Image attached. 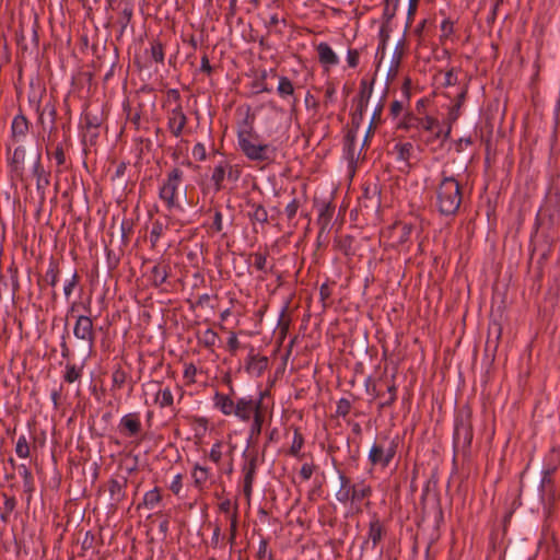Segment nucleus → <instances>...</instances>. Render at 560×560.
<instances>
[{"label": "nucleus", "mask_w": 560, "mask_h": 560, "mask_svg": "<svg viewBox=\"0 0 560 560\" xmlns=\"http://www.w3.org/2000/svg\"><path fill=\"white\" fill-rule=\"evenodd\" d=\"M300 206H301V202L296 198H294L291 202H289L287 205V207L284 209V213L289 221H292L295 218Z\"/></svg>", "instance_id": "62"}, {"label": "nucleus", "mask_w": 560, "mask_h": 560, "mask_svg": "<svg viewBox=\"0 0 560 560\" xmlns=\"http://www.w3.org/2000/svg\"><path fill=\"white\" fill-rule=\"evenodd\" d=\"M52 158L56 160L58 167H63L66 165V154L63 151V147L61 143H58L55 150L51 153Z\"/></svg>", "instance_id": "64"}, {"label": "nucleus", "mask_w": 560, "mask_h": 560, "mask_svg": "<svg viewBox=\"0 0 560 560\" xmlns=\"http://www.w3.org/2000/svg\"><path fill=\"white\" fill-rule=\"evenodd\" d=\"M357 135L358 133H354L353 131H347L345 136L343 153L350 164L355 163L359 160L362 151L361 149L359 151L357 150Z\"/></svg>", "instance_id": "20"}, {"label": "nucleus", "mask_w": 560, "mask_h": 560, "mask_svg": "<svg viewBox=\"0 0 560 560\" xmlns=\"http://www.w3.org/2000/svg\"><path fill=\"white\" fill-rule=\"evenodd\" d=\"M372 494V488L370 485L365 483L364 481L354 483L353 489H351V495H350V502L355 503L360 502L363 499H366L371 497Z\"/></svg>", "instance_id": "31"}, {"label": "nucleus", "mask_w": 560, "mask_h": 560, "mask_svg": "<svg viewBox=\"0 0 560 560\" xmlns=\"http://www.w3.org/2000/svg\"><path fill=\"white\" fill-rule=\"evenodd\" d=\"M373 91V81L369 83L365 79L360 82L358 109H365Z\"/></svg>", "instance_id": "33"}, {"label": "nucleus", "mask_w": 560, "mask_h": 560, "mask_svg": "<svg viewBox=\"0 0 560 560\" xmlns=\"http://www.w3.org/2000/svg\"><path fill=\"white\" fill-rule=\"evenodd\" d=\"M20 475L23 478V488L24 492L28 494L27 500L30 501L32 498V493L35 490L34 477L30 468H27L24 464L19 466Z\"/></svg>", "instance_id": "35"}, {"label": "nucleus", "mask_w": 560, "mask_h": 560, "mask_svg": "<svg viewBox=\"0 0 560 560\" xmlns=\"http://www.w3.org/2000/svg\"><path fill=\"white\" fill-rule=\"evenodd\" d=\"M474 436L470 411L460 412L455 418L453 434V446L455 452L462 451L464 454L470 448Z\"/></svg>", "instance_id": "6"}, {"label": "nucleus", "mask_w": 560, "mask_h": 560, "mask_svg": "<svg viewBox=\"0 0 560 560\" xmlns=\"http://www.w3.org/2000/svg\"><path fill=\"white\" fill-rule=\"evenodd\" d=\"M268 8L273 11L270 16H269V21L268 22H265V26L270 28V27H275L277 26L280 22L287 26V20L284 18L280 19L277 10H280L282 8V3L281 1L279 0H272L269 4H268Z\"/></svg>", "instance_id": "36"}, {"label": "nucleus", "mask_w": 560, "mask_h": 560, "mask_svg": "<svg viewBox=\"0 0 560 560\" xmlns=\"http://www.w3.org/2000/svg\"><path fill=\"white\" fill-rule=\"evenodd\" d=\"M277 92L281 98H287L294 95V86L288 77H280Z\"/></svg>", "instance_id": "44"}, {"label": "nucleus", "mask_w": 560, "mask_h": 560, "mask_svg": "<svg viewBox=\"0 0 560 560\" xmlns=\"http://www.w3.org/2000/svg\"><path fill=\"white\" fill-rule=\"evenodd\" d=\"M384 105H385V95L382 97L378 105L375 107V109L373 112L372 119L370 121V124L372 126L377 127L380 124H382V113L384 109Z\"/></svg>", "instance_id": "58"}, {"label": "nucleus", "mask_w": 560, "mask_h": 560, "mask_svg": "<svg viewBox=\"0 0 560 560\" xmlns=\"http://www.w3.org/2000/svg\"><path fill=\"white\" fill-rule=\"evenodd\" d=\"M387 399L384 400L383 402H381V408H387V407H390L397 399V387L395 385V383L393 382L390 385H388L387 387Z\"/></svg>", "instance_id": "57"}, {"label": "nucleus", "mask_w": 560, "mask_h": 560, "mask_svg": "<svg viewBox=\"0 0 560 560\" xmlns=\"http://www.w3.org/2000/svg\"><path fill=\"white\" fill-rule=\"evenodd\" d=\"M112 380L114 386L120 389L126 383L127 373L120 366H118L117 369L114 370L112 374Z\"/></svg>", "instance_id": "54"}, {"label": "nucleus", "mask_w": 560, "mask_h": 560, "mask_svg": "<svg viewBox=\"0 0 560 560\" xmlns=\"http://www.w3.org/2000/svg\"><path fill=\"white\" fill-rule=\"evenodd\" d=\"M188 118L184 113L183 106L178 105L167 112V129L175 138L183 135Z\"/></svg>", "instance_id": "13"}, {"label": "nucleus", "mask_w": 560, "mask_h": 560, "mask_svg": "<svg viewBox=\"0 0 560 560\" xmlns=\"http://www.w3.org/2000/svg\"><path fill=\"white\" fill-rule=\"evenodd\" d=\"M151 57L155 62L164 61V47L161 42H154L151 45Z\"/></svg>", "instance_id": "55"}, {"label": "nucleus", "mask_w": 560, "mask_h": 560, "mask_svg": "<svg viewBox=\"0 0 560 560\" xmlns=\"http://www.w3.org/2000/svg\"><path fill=\"white\" fill-rule=\"evenodd\" d=\"M404 52H405V40L401 39L397 43L394 54H393V57H392L390 67L388 69V74H387L389 80H393L397 75Z\"/></svg>", "instance_id": "29"}, {"label": "nucleus", "mask_w": 560, "mask_h": 560, "mask_svg": "<svg viewBox=\"0 0 560 560\" xmlns=\"http://www.w3.org/2000/svg\"><path fill=\"white\" fill-rule=\"evenodd\" d=\"M214 407L218 408L224 416H232L235 401L225 394L217 392L213 397Z\"/></svg>", "instance_id": "27"}, {"label": "nucleus", "mask_w": 560, "mask_h": 560, "mask_svg": "<svg viewBox=\"0 0 560 560\" xmlns=\"http://www.w3.org/2000/svg\"><path fill=\"white\" fill-rule=\"evenodd\" d=\"M184 179V172L178 167H173L166 175L159 190L160 199L165 203L167 210L180 208L177 201V190Z\"/></svg>", "instance_id": "7"}, {"label": "nucleus", "mask_w": 560, "mask_h": 560, "mask_svg": "<svg viewBox=\"0 0 560 560\" xmlns=\"http://www.w3.org/2000/svg\"><path fill=\"white\" fill-rule=\"evenodd\" d=\"M164 226L160 221H155L152 224V229L150 231V243L152 247L156 246L161 235L163 234Z\"/></svg>", "instance_id": "52"}, {"label": "nucleus", "mask_w": 560, "mask_h": 560, "mask_svg": "<svg viewBox=\"0 0 560 560\" xmlns=\"http://www.w3.org/2000/svg\"><path fill=\"white\" fill-rule=\"evenodd\" d=\"M73 336L79 340V351L83 355V363L94 351L96 332L90 315H79L73 326Z\"/></svg>", "instance_id": "5"}, {"label": "nucleus", "mask_w": 560, "mask_h": 560, "mask_svg": "<svg viewBox=\"0 0 560 560\" xmlns=\"http://www.w3.org/2000/svg\"><path fill=\"white\" fill-rule=\"evenodd\" d=\"M28 129H30L28 119L22 113L18 114L13 118L12 125H11L12 138L16 141L21 140L22 138H24L27 135Z\"/></svg>", "instance_id": "22"}, {"label": "nucleus", "mask_w": 560, "mask_h": 560, "mask_svg": "<svg viewBox=\"0 0 560 560\" xmlns=\"http://www.w3.org/2000/svg\"><path fill=\"white\" fill-rule=\"evenodd\" d=\"M32 174L36 177L37 190H44L49 185V174H47L42 165V160L38 161V170L36 166L32 167Z\"/></svg>", "instance_id": "37"}, {"label": "nucleus", "mask_w": 560, "mask_h": 560, "mask_svg": "<svg viewBox=\"0 0 560 560\" xmlns=\"http://www.w3.org/2000/svg\"><path fill=\"white\" fill-rule=\"evenodd\" d=\"M209 472L208 468L196 465L192 470V478L195 486L201 488L203 483L208 480Z\"/></svg>", "instance_id": "48"}, {"label": "nucleus", "mask_w": 560, "mask_h": 560, "mask_svg": "<svg viewBox=\"0 0 560 560\" xmlns=\"http://www.w3.org/2000/svg\"><path fill=\"white\" fill-rule=\"evenodd\" d=\"M303 445H304V436L301 433L299 428H294L293 441H292L291 447L288 452L289 455H291L293 457H300L301 456L300 453H301Z\"/></svg>", "instance_id": "43"}, {"label": "nucleus", "mask_w": 560, "mask_h": 560, "mask_svg": "<svg viewBox=\"0 0 560 560\" xmlns=\"http://www.w3.org/2000/svg\"><path fill=\"white\" fill-rule=\"evenodd\" d=\"M82 369H83V364L81 366H77L75 364H72V363H67L66 364V372L63 374V381L66 383H74L75 381L80 380L81 375H82Z\"/></svg>", "instance_id": "45"}, {"label": "nucleus", "mask_w": 560, "mask_h": 560, "mask_svg": "<svg viewBox=\"0 0 560 560\" xmlns=\"http://www.w3.org/2000/svg\"><path fill=\"white\" fill-rule=\"evenodd\" d=\"M102 125V118L98 115L92 114L86 110L82 118L83 136L82 141L84 144L94 145L98 138V128Z\"/></svg>", "instance_id": "11"}, {"label": "nucleus", "mask_w": 560, "mask_h": 560, "mask_svg": "<svg viewBox=\"0 0 560 560\" xmlns=\"http://www.w3.org/2000/svg\"><path fill=\"white\" fill-rule=\"evenodd\" d=\"M386 533L387 530L383 522L380 520L378 515L374 513L369 523L368 539L364 541V545L372 541V548H376L385 537Z\"/></svg>", "instance_id": "18"}, {"label": "nucleus", "mask_w": 560, "mask_h": 560, "mask_svg": "<svg viewBox=\"0 0 560 560\" xmlns=\"http://www.w3.org/2000/svg\"><path fill=\"white\" fill-rule=\"evenodd\" d=\"M340 487L336 492V499L340 503H348L351 495V489H353L354 483L351 482V479L346 476L342 471H338Z\"/></svg>", "instance_id": "25"}, {"label": "nucleus", "mask_w": 560, "mask_h": 560, "mask_svg": "<svg viewBox=\"0 0 560 560\" xmlns=\"http://www.w3.org/2000/svg\"><path fill=\"white\" fill-rule=\"evenodd\" d=\"M154 400L161 408L171 407L174 404V397L168 387L160 389L156 393Z\"/></svg>", "instance_id": "46"}, {"label": "nucleus", "mask_w": 560, "mask_h": 560, "mask_svg": "<svg viewBox=\"0 0 560 560\" xmlns=\"http://www.w3.org/2000/svg\"><path fill=\"white\" fill-rule=\"evenodd\" d=\"M335 213V206L330 202L323 203L317 218V225L319 226L320 233L327 231L329 229L331 219Z\"/></svg>", "instance_id": "28"}, {"label": "nucleus", "mask_w": 560, "mask_h": 560, "mask_svg": "<svg viewBox=\"0 0 560 560\" xmlns=\"http://www.w3.org/2000/svg\"><path fill=\"white\" fill-rule=\"evenodd\" d=\"M236 535H237V508H235V512L231 516L230 535H229V539H228V541L231 546V549L235 545Z\"/></svg>", "instance_id": "53"}, {"label": "nucleus", "mask_w": 560, "mask_h": 560, "mask_svg": "<svg viewBox=\"0 0 560 560\" xmlns=\"http://www.w3.org/2000/svg\"><path fill=\"white\" fill-rule=\"evenodd\" d=\"M364 109H358L355 108V112L352 115L351 119V127L348 129V131H353L354 133H358L361 121L363 119Z\"/></svg>", "instance_id": "63"}, {"label": "nucleus", "mask_w": 560, "mask_h": 560, "mask_svg": "<svg viewBox=\"0 0 560 560\" xmlns=\"http://www.w3.org/2000/svg\"><path fill=\"white\" fill-rule=\"evenodd\" d=\"M246 458V462L243 466V474H244V480H243V492L245 498L249 501L253 492V483L256 476L257 470V455L253 454L249 458L247 455H244Z\"/></svg>", "instance_id": "16"}, {"label": "nucleus", "mask_w": 560, "mask_h": 560, "mask_svg": "<svg viewBox=\"0 0 560 560\" xmlns=\"http://www.w3.org/2000/svg\"><path fill=\"white\" fill-rule=\"evenodd\" d=\"M336 101V88L332 82H328L325 88L324 105L327 107Z\"/></svg>", "instance_id": "60"}, {"label": "nucleus", "mask_w": 560, "mask_h": 560, "mask_svg": "<svg viewBox=\"0 0 560 560\" xmlns=\"http://www.w3.org/2000/svg\"><path fill=\"white\" fill-rule=\"evenodd\" d=\"M463 200L460 184L453 176L443 177L436 188V208L442 215H455Z\"/></svg>", "instance_id": "2"}, {"label": "nucleus", "mask_w": 560, "mask_h": 560, "mask_svg": "<svg viewBox=\"0 0 560 560\" xmlns=\"http://www.w3.org/2000/svg\"><path fill=\"white\" fill-rule=\"evenodd\" d=\"M226 178L225 161L220 162L213 167L211 182L213 183L214 190L221 191L224 188L223 182Z\"/></svg>", "instance_id": "34"}, {"label": "nucleus", "mask_w": 560, "mask_h": 560, "mask_svg": "<svg viewBox=\"0 0 560 560\" xmlns=\"http://www.w3.org/2000/svg\"><path fill=\"white\" fill-rule=\"evenodd\" d=\"M268 366V358L265 355H259L253 353V351L248 354L245 370L247 373L253 374L255 376H260Z\"/></svg>", "instance_id": "19"}, {"label": "nucleus", "mask_w": 560, "mask_h": 560, "mask_svg": "<svg viewBox=\"0 0 560 560\" xmlns=\"http://www.w3.org/2000/svg\"><path fill=\"white\" fill-rule=\"evenodd\" d=\"M3 499H4L3 506L0 508V520L3 523H8L10 520L11 513L16 508V500L14 497H9L7 494H3Z\"/></svg>", "instance_id": "39"}, {"label": "nucleus", "mask_w": 560, "mask_h": 560, "mask_svg": "<svg viewBox=\"0 0 560 560\" xmlns=\"http://www.w3.org/2000/svg\"><path fill=\"white\" fill-rule=\"evenodd\" d=\"M37 112L39 113V122L44 126L45 119L47 118L50 124V131L56 130V118H57V109L54 102L48 101L45 103L43 108L37 106Z\"/></svg>", "instance_id": "26"}, {"label": "nucleus", "mask_w": 560, "mask_h": 560, "mask_svg": "<svg viewBox=\"0 0 560 560\" xmlns=\"http://www.w3.org/2000/svg\"><path fill=\"white\" fill-rule=\"evenodd\" d=\"M316 51L318 54V60L322 65L327 67H332L338 65L339 59L336 52L331 49V47L327 43H319L316 46Z\"/></svg>", "instance_id": "23"}, {"label": "nucleus", "mask_w": 560, "mask_h": 560, "mask_svg": "<svg viewBox=\"0 0 560 560\" xmlns=\"http://www.w3.org/2000/svg\"><path fill=\"white\" fill-rule=\"evenodd\" d=\"M393 230L394 233L397 234V245H404L410 238L412 225L407 223H399L396 224Z\"/></svg>", "instance_id": "41"}, {"label": "nucleus", "mask_w": 560, "mask_h": 560, "mask_svg": "<svg viewBox=\"0 0 560 560\" xmlns=\"http://www.w3.org/2000/svg\"><path fill=\"white\" fill-rule=\"evenodd\" d=\"M118 431L126 438H137L142 432V423L138 412L125 415L118 424Z\"/></svg>", "instance_id": "12"}, {"label": "nucleus", "mask_w": 560, "mask_h": 560, "mask_svg": "<svg viewBox=\"0 0 560 560\" xmlns=\"http://www.w3.org/2000/svg\"><path fill=\"white\" fill-rule=\"evenodd\" d=\"M15 454L20 458H27L31 455V446L25 435H20L15 444Z\"/></svg>", "instance_id": "47"}, {"label": "nucleus", "mask_w": 560, "mask_h": 560, "mask_svg": "<svg viewBox=\"0 0 560 560\" xmlns=\"http://www.w3.org/2000/svg\"><path fill=\"white\" fill-rule=\"evenodd\" d=\"M80 277L77 271H73L71 279L65 284L63 293L68 300L73 292V289L78 285Z\"/></svg>", "instance_id": "61"}, {"label": "nucleus", "mask_w": 560, "mask_h": 560, "mask_svg": "<svg viewBox=\"0 0 560 560\" xmlns=\"http://www.w3.org/2000/svg\"><path fill=\"white\" fill-rule=\"evenodd\" d=\"M248 206L253 209V211L248 213L252 221L262 224L268 222V213L262 205L248 202Z\"/></svg>", "instance_id": "38"}, {"label": "nucleus", "mask_w": 560, "mask_h": 560, "mask_svg": "<svg viewBox=\"0 0 560 560\" xmlns=\"http://www.w3.org/2000/svg\"><path fill=\"white\" fill-rule=\"evenodd\" d=\"M265 415H266V407L261 410H258V412H255V415L252 417L253 422L249 427V440L257 441L259 435L261 434L262 424L265 421Z\"/></svg>", "instance_id": "30"}, {"label": "nucleus", "mask_w": 560, "mask_h": 560, "mask_svg": "<svg viewBox=\"0 0 560 560\" xmlns=\"http://www.w3.org/2000/svg\"><path fill=\"white\" fill-rule=\"evenodd\" d=\"M252 257L254 258V267L258 270V271H261L264 273H273L275 272V265H268V253L265 252V253H261V252H256L254 254H252Z\"/></svg>", "instance_id": "32"}, {"label": "nucleus", "mask_w": 560, "mask_h": 560, "mask_svg": "<svg viewBox=\"0 0 560 560\" xmlns=\"http://www.w3.org/2000/svg\"><path fill=\"white\" fill-rule=\"evenodd\" d=\"M351 410V402L347 398H341L337 402L336 413L339 417L346 418Z\"/></svg>", "instance_id": "59"}, {"label": "nucleus", "mask_w": 560, "mask_h": 560, "mask_svg": "<svg viewBox=\"0 0 560 560\" xmlns=\"http://www.w3.org/2000/svg\"><path fill=\"white\" fill-rule=\"evenodd\" d=\"M198 341L205 348L211 349L219 341V336L213 329L208 328L205 331L198 334Z\"/></svg>", "instance_id": "40"}, {"label": "nucleus", "mask_w": 560, "mask_h": 560, "mask_svg": "<svg viewBox=\"0 0 560 560\" xmlns=\"http://www.w3.org/2000/svg\"><path fill=\"white\" fill-rule=\"evenodd\" d=\"M162 500V495H161V492H160V489L158 487H155L154 489L148 491L144 497H143V501H142V505L145 506L147 509H154ZM141 504H139L138 508H140Z\"/></svg>", "instance_id": "42"}, {"label": "nucleus", "mask_w": 560, "mask_h": 560, "mask_svg": "<svg viewBox=\"0 0 560 560\" xmlns=\"http://www.w3.org/2000/svg\"><path fill=\"white\" fill-rule=\"evenodd\" d=\"M42 160V153L36 148L26 149L24 145H19L11 154L10 148L8 149V167L11 179L26 183L27 176L26 165L36 166L38 170V161Z\"/></svg>", "instance_id": "3"}, {"label": "nucleus", "mask_w": 560, "mask_h": 560, "mask_svg": "<svg viewBox=\"0 0 560 560\" xmlns=\"http://www.w3.org/2000/svg\"><path fill=\"white\" fill-rule=\"evenodd\" d=\"M116 10H119V16L117 19V24L119 25L118 38L121 37L128 25L130 24L135 5L132 0H120L117 5H115Z\"/></svg>", "instance_id": "17"}, {"label": "nucleus", "mask_w": 560, "mask_h": 560, "mask_svg": "<svg viewBox=\"0 0 560 560\" xmlns=\"http://www.w3.org/2000/svg\"><path fill=\"white\" fill-rule=\"evenodd\" d=\"M258 136L253 132L248 117L244 120V127L237 131V144L243 154L250 161L270 162L275 159L277 149L269 144L256 142Z\"/></svg>", "instance_id": "1"}, {"label": "nucleus", "mask_w": 560, "mask_h": 560, "mask_svg": "<svg viewBox=\"0 0 560 560\" xmlns=\"http://www.w3.org/2000/svg\"><path fill=\"white\" fill-rule=\"evenodd\" d=\"M468 93V84H464L460 92L455 97V103L451 106L447 114V128L443 135V141L447 140L451 135L452 125L459 118L460 109L464 105Z\"/></svg>", "instance_id": "15"}, {"label": "nucleus", "mask_w": 560, "mask_h": 560, "mask_svg": "<svg viewBox=\"0 0 560 560\" xmlns=\"http://www.w3.org/2000/svg\"><path fill=\"white\" fill-rule=\"evenodd\" d=\"M59 273L60 270L58 261H56L55 259H50L45 276L37 280L38 287L43 289L45 284H48L55 288L59 280Z\"/></svg>", "instance_id": "21"}, {"label": "nucleus", "mask_w": 560, "mask_h": 560, "mask_svg": "<svg viewBox=\"0 0 560 560\" xmlns=\"http://www.w3.org/2000/svg\"><path fill=\"white\" fill-rule=\"evenodd\" d=\"M210 229L213 233H220L223 230V215L219 208H214L213 220Z\"/></svg>", "instance_id": "56"}, {"label": "nucleus", "mask_w": 560, "mask_h": 560, "mask_svg": "<svg viewBox=\"0 0 560 560\" xmlns=\"http://www.w3.org/2000/svg\"><path fill=\"white\" fill-rule=\"evenodd\" d=\"M556 467H548L542 470L539 483V497L544 508L551 511L560 499V493L556 487L555 474Z\"/></svg>", "instance_id": "8"}, {"label": "nucleus", "mask_w": 560, "mask_h": 560, "mask_svg": "<svg viewBox=\"0 0 560 560\" xmlns=\"http://www.w3.org/2000/svg\"><path fill=\"white\" fill-rule=\"evenodd\" d=\"M287 306L282 310L280 314V318L278 322V328H279V335L280 339L283 340L287 337V334L289 331V327L291 324L290 317L287 315Z\"/></svg>", "instance_id": "49"}, {"label": "nucleus", "mask_w": 560, "mask_h": 560, "mask_svg": "<svg viewBox=\"0 0 560 560\" xmlns=\"http://www.w3.org/2000/svg\"><path fill=\"white\" fill-rule=\"evenodd\" d=\"M413 147L410 142L397 143L395 145V151L397 152V156L401 161H409Z\"/></svg>", "instance_id": "50"}, {"label": "nucleus", "mask_w": 560, "mask_h": 560, "mask_svg": "<svg viewBox=\"0 0 560 560\" xmlns=\"http://www.w3.org/2000/svg\"><path fill=\"white\" fill-rule=\"evenodd\" d=\"M398 128L407 131L428 132V137L423 141L429 144L436 139L443 140L444 131L440 121L432 116L419 117L413 113H407L402 120L397 125Z\"/></svg>", "instance_id": "4"}, {"label": "nucleus", "mask_w": 560, "mask_h": 560, "mask_svg": "<svg viewBox=\"0 0 560 560\" xmlns=\"http://www.w3.org/2000/svg\"><path fill=\"white\" fill-rule=\"evenodd\" d=\"M397 443L386 438L374 443L369 453V460L372 466L387 467L396 455Z\"/></svg>", "instance_id": "9"}, {"label": "nucleus", "mask_w": 560, "mask_h": 560, "mask_svg": "<svg viewBox=\"0 0 560 560\" xmlns=\"http://www.w3.org/2000/svg\"><path fill=\"white\" fill-rule=\"evenodd\" d=\"M128 480L126 477L110 478L106 483V489L109 494V504L112 508H117L120 502L126 498V488Z\"/></svg>", "instance_id": "14"}, {"label": "nucleus", "mask_w": 560, "mask_h": 560, "mask_svg": "<svg viewBox=\"0 0 560 560\" xmlns=\"http://www.w3.org/2000/svg\"><path fill=\"white\" fill-rule=\"evenodd\" d=\"M399 2H393V0H385L383 10V19L385 24H388L396 14Z\"/></svg>", "instance_id": "51"}, {"label": "nucleus", "mask_w": 560, "mask_h": 560, "mask_svg": "<svg viewBox=\"0 0 560 560\" xmlns=\"http://www.w3.org/2000/svg\"><path fill=\"white\" fill-rule=\"evenodd\" d=\"M268 394V392H260L259 397L257 399L242 397L235 401V408L233 411V416H235L241 421L247 422L252 419L255 412L265 408L264 406V397Z\"/></svg>", "instance_id": "10"}, {"label": "nucleus", "mask_w": 560, "mask_h": 560, "mask_svg": "<svg viewBox=\"0 0 560 560\" xmlns=\"http://www.w3.org/2000/svg\"><path fill=\"white\" fill-rule=\"evenodd\" d=\"M171 267L167 262H159L151 269V281L155 288L164 284L170 276Z\"/></svg>", "instance_id": "24"}]
</instances>
